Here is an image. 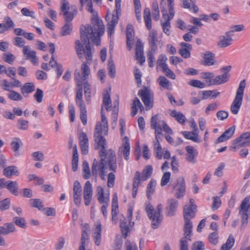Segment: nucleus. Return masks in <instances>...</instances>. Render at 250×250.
<instances>
[{"label": "nucleus", "instance_id": "obj_1", "mask_svg": "<svg viewBox=\"0 0 250 250\" xmlns=\"http://www.w3.org/2000/svg\"><path fill=\"white\" fill-rule=\"evenodd\" d=\"M91 25H82L80 28L81 40H76L75 48L80 59L85 55L88 63L92 61V55L90 44V40L96 45L101 44V36L104 32V26L101 20L97 16L93 15L91 19Z\"/></svg>", "mask_w": 250, "mask_h": 250}, {"label": "nucleus", "instance_id": "obj_2", "mask_svg": "<svg viewBox=\"0 0 250 250\" xmlns=\"http://www.w3.org/2000/svg\"><path fill=\"white\" fill-rule=\"evenodd\" d=\"M197 208L185 206L183 210L185 224L184 226V235L179 241L180 250H188V242L191 241L192 223L190 219L195 216Z\"/></svg>", "mask_w": 250, "mask_h": 250}, {"label": "nucleus", "instance_id": "obj_3", "mask_svg": "<svg viewBox=\"0 0 250 250\" xmlns=\"http://www.w3.org/2000/svg\"><path fill=\"white\" fill-rule=\"evenodd\" d=\"M61 9L65 21V23L62 27L60 32V35L62 37L68 36L71 34L72 30L71 21L77 13V8L75 5L70 6L69 2L66 0H62Z\"/></svg>", "mask_w": 250, "mask_h": 250}, {"label": "nucleus", "instance_id": "obj_4", "mask_svg": "<svg viewBox=\"0 0 250 250\" xmlns=\"http://www.w3.org/2000/svg\"><path fill=\"white\" fill-rule=\"evenodd\" d=\"M105 145H97L95 147L96 149L101 147L99 151V156L100 160L98 161L95 159L93 161V164L91 167V174L93 177L97 180L98 175L99 176L100 178L103 180H105V176L106 175V149Z\"/></svg>", "mask_w": 250, "mask_h": 250}, {"label": "nucleus", "instance_id": "obj_5", "mask_svg": "<svg viewBox=\"0 0 250 250\" xmlns=\"http://www.w3.org/2000/svg\"><path fill=\"white\" fill-rule=\"evenodd\" d=\"M101 118L103 125H102L99 122L96 124L94 133L95 141L97 145H105L106 140L102 134L106 135L108 133V122L106 116L103 113V109L101 110Z\"/></svg>", "mask_w": 250, "mask_h": 250}, {"label": "nucleus", "instance_id": "obj_6", "mask_svg": "<svg viewBox=\"0 0 250 250\" xmlns=\"http://www.w3.org/2000/svg\"><path fill=\"white\" fill-rule=\"evenodd\" d=\"M162 208L163 206L161 204L157 206L156 210H154L150 204H148L146 206V210L148 218L151 221V227L153 229L158 228L161 224L163 219L161 215Z\"/></svg>", "mask_w": 250, "mask_h": 250}, {"label": "nucleus", "instance_id": "obj_7", "mask_svg": "<svg viewBox=\"0 0 250 250\" xmlns=\"http://www.w3.org/2000/svg\"><path fill=\"white\" fill-rule=\"evenodd\" d=\"M246 86V81L243 80L239 83L235 98L231 105L230 110L233 114H237L242 104L244 91Z\"/></svg>", "mask_w": 250, "mask_h": 250}, {"label": "nucleus", "instance_id": "obj_8", "mask_svg": "<svg viewBox=\"0 0 250 250\" xmlns=\"http://www.w3.org/2000/svg\"><path fill=\"white\" fill-rule=\"evenodd\" d=\"M121 2H115V12L116 14H113L111 20L107 24V32L109 35L111 37L114 32V28L118 23L119 16L121 13Z\"/></svg>", "mask_w": 250, "mask_h": 250}, {"label": "nucleus", "instance_id": "obj_9", "mask_svg": "<svg viewBox=\"0 0 250 250\" xmlns=\"http://www.w3.org/2000/svg\"><path fill=\"white\" fill-rule=\"evenodd\" d=\"M186 191V185L183 177H179L177 178L176 183L172 188V192L174 193V196L177 199H180L184 197Z\"/></svg>", "mask_w": 250, "mask_h": 250}, {"label": "nucleus", "instance_id": "obj_10", "mask_svg": "<svg viewBox=\"0 0 250 250\" xmlns=\"http://www.w3.org/2000/svg\"><path fill=\"white\" fill-rule=\"evenodd\" d=\"M138 95L141 98L146 106V110H149L153 107V97L147 88L140 90L138 92Z\"/></svg>", "mask_w": 250, "mask_h": 250}, {"label": "nucleus", "instance_id": "obj_11", "mask_svg": "<svg viewBox=\"0 0 250 250\" xmlns=\"http://www.w3.org/2000/svg\"><path fill=\"white\" fill-rule=\"evenodd\" d=\"M106 159H107L106 165H108L109 170L116 172L117 165L115 151L111 149H109L108 151H106Z\"/></svg>", "mask_w": 250, "mask_h": 250}, {"label": "nucleus", "instance_id": "obj_12", "mask_svg": "<svg viewBox=\"0 0 250 250\" xmlns=\"http://www.w3.org/2000/svg\"><path fill=\"white\" fill-rule=\"evenodd\" d=\"M187 153L186 154V160L187 162L194 164L197 162V157L198 151L194 147L188 146L186 147Z\"/></svg>", "mask_w": 250, "mask_h": 250}, {"label": "nucleus", "instance_id": "obj_13", "mask_svg": "<svg viewBox=\"0 0 250 250\" xmlns=\"http://www.w3.org/2000/svg\"><path fill=\"white\" fill-rule=\"evenodd\" d=\"M93 196V190L92 185L90 181H87L85 183L83 188V198L84 200V204L88 206L92 200Z\"/></svg>", "mask_w": 250, "mask_h": 250}, {"label": "nucleus", "instance_id": "obj_14", "mask_svg": "<svg viewBox=\"0 0 250 250\" xmlns=\"http://www.w3.org/2000/svg\"><path fill=\"white\" fill-rule=\"evenodd\" d=\"M22 53L24 56H26V60H30L34 65L37 64L38 59L36 57V52L34 50H31L29 46H24L22 49Z\"/></svg>", "mask_w": 250, "mask_h": 250}, {"label": "nucleus", "instance_id": "obj_15", "mask_svg": "<svg viewBox=\"0 0 250 250\" xmlns=\"http://www.w3.org/2000/svg\"><path fill=\"white\" fill-rule=\"evenodd\" d=\"M74 79L76 81L77 84L76 100L83 99V83L80 76V72L78 70L75 71Z\"/></svg>", "mask_w": 250, "mask_h": 250}, {"label": "nucleus", "instance_id": "obj_16", "mask_svg": "<svg viewBox=\"0 0 250 250\" xmlns=\"http://www.w3.org/2000/svg\"><path fill=\"white\" fill-rule=\"evenodd\" d=\"M89 225L88 224H84L82 227L81 243L79 248V250H85V244L86 241L89 239V235L88 234L89 231Z\"/></svg>", "mask_w": 250, "mask_h": 250}, {"label": "nucleus", "instance_id": "obj_17", "mask_svg": "<svg viewBox=\"0 0 250 250\" xmlns=\"http://www.w3.org/2000/svg\"><path fill=\"white\" fill-rule=\"evenodd\" d=\"M135 56L136 60H139L141 64L145 62V57L144 56L143 45L140 39L137 40L136 44Z\"/></svg>", "mask_w": 250, "mask_h": 250}, {"label": "nucleus", "instance_id": "obj_18", "mask_svg": "<svg viewBox=\"0 0 250 250\" xmlns=\"http://www.w3.org/2000/svg\"><path fill=\"white\" fill-rule=\"evenodd\" d=\"M134 36L133 27L131 24H128L126 26V37L127 47L129 50H130L132 48Z\"/></svg>", "mask_w": 250, "mask_h": 250}, {"label": "nucleus", "instance_id": "obj_19", "mask_svg": "<svg viewBox=\"0 0 250 250\" xmlns=\"http://www.w3.org/2000/svg\"><path fill=\"white\" fill-rule=\"evenodd\" d=\"M178 201L175 199L170 198L167 201V215L172 216L174 215L176 210L178 206Z\"/></svg>", "mask_w": 250, "mask_h": 250}, {"label": "nucleus", "instance_id": "obj_20", "mask_svg": "<svg viewBox=\"0 0 250 250\" xmlns=\"http://www.w3.org/2000/svg\"><path fill=\"white\" fill-rule=\"evenodd\" d=\"M80 146L82 153L85 155L88 153V140L87 135L84 132H82L80 136Z\"/></svg>", "mask_w": 250, "mask_h": 250}, {"label": "nucleus", "instance_id": "obj_21", "mask_svg": "<svg viewBox=\"0 0 250 250\" xmlns=\"http://www.w3.org/2000/svg\"><path fill=\"white\" fill-rule=\"evenodd\" d=\"M235 126L230 127L227 129L216 141V143H220L230 138L233 135L235 131Z\"/></svg>", "mask_w": 250, "mask_h": 250}, {"label": "nucleus", "instance_id": "obj_22", "mask_svg": "<svg viewBox=\"0 0 250 250\" xmlns=\"http://www.w3.org/2000/svg\"><path fill=\"white\" fill-rule=\"evenodd\" d=\"M152 172V167L150 165H147L145 167L142 173L139 171H136V172L139 173L138 179L141 183V181H145L149 179L151 176Z\"/></svg>", "mask_w": 250, "mask_h": 250}, {"label": "nucleus", "instance_id": "obj_23", "mask_svg": "<svg viewBox=\"0 0 250 250\" xmlns=\"http://www.w3.org/2000/svg\"><path fill=\"white\" fill-rule=\"evenodd\" d=\"M20 172L18 168L14 166H10L4 168L3 175L7 178H11L13 176H19Z\"/></svg>", "mask_w": 250, "mask_h": 250}, {"label": "nucleus", "instance_id": "obj_24", "mask_svg": "<svg viewBox=\"0 0 250 250\" xmlns=\"http://www.w3.org/2000/svg\"><path fill=\"white\" fill-rule=\"evenodd\" d=\"M130 148L129 140L127 137H125L124 139V143L122 147H120L119 148V152L123 151L124 157L126 160H128L129 158Z\"/></svg>", "mask_w": 250, "mask_h": 250}, {"label": "nucleus", "instance_id": "obj_25", "mask_svg": "<svg viewBox=\"0 0 250 250\" xmlns=\"http://www.w3.org/2000/svg\"><path fill=\"white\" fill-rule=\"evenodd\" d=\"M202 63L204 65L211 66L215 64V54L211 52H206L203 56Z\"/></svg>", "mask_w": 250, "mask_h": 250}, {"label": "nucleus", "instance_id": "obj_26", "mask_svg": "<svg viewBox=\"0 0 250 250\" xmlns=\"http://www.w3.org/2000/svg\"><path fill=\"white\" fill-rule=\"evenodd\" d=\"M181 48L179 50L181 56L184 58H188L190 57V51L192 49L191 45L182 42L180 44Z\"/></svg>", "mask_w": 250, "mask_h": 250}, {"label": "nucleus", "instance_id": "obj_27", "mask_svg": "<svg viewBox=\"0 0 250 250\" xmlns=\"http://www.w3.org/2000/svg\"><path fill=\"white\" fill-rule=\"evenodd\" d=\"M93 237L95 244L97 246H99L101 244L102 237L101 224L100 222H97L95 224V229Z\"/></svg>", "mask_w": 250, "mask_h": 250}, {"label": "nucleus", "instance_id": "obj_28", "mask_svg": "<svg viewBox=\"0 0 250 250\" xmlns=\"http://www.w3.org/2000/svg\"><path fill=\"white\" fill-rule=\"evenodd\" d=\"M235 142L236 144L240 143L241 146H250V132L243 133L235 140Z\"/></svg>", "mask_w": 250, "mask_h": 250}, {"label": "nucleus", "instance_id": "obj_29", "mask_svg": "<svg viewBox=\"0 0 250 250\" xmlns=\"http://www.w3.org/2000/svg\"><path fill=\"white\" fill-rule=\"evenodd\" d=\"M6 188L13 195L18 196L19 184L17 181H8L6 185Z\"/></svg>", "mask_w": 250, "mask_h": 250}, {"label": "nucleus", "instance_id": "obj_30", "mask_svg": "<svg viewBox=\"0 0 250 250\" xmlns=\"http://www.w3.org/2000/svg\"><path fill=\"white\" fill-rule=\"evenodd\" d=\"M148 42L151 47L152 52H155L157 49V33L155 31H152L150 32L148 38Z\"/></svg>", "mask_w": 250, "mask_h": 250}, {"label": "nucleus", "instance_id": "obj_31", "mask_svg": "<svg viewBox=\"0 0 250 250\" xmlns=\"http://www.w3.org/2000/svg\"><path fill=\"white\" fill-rule=\"evenodd\" d=\"M5 23H0V33H3L5 31L9 30L15 26L13 21L8 16H6L4 18Z\"/></svg>", "mask_w": 250, "mask_h": 250}, {"label": "nucleus", "instance_id": "obj_32", "mask_svg": "<svg viewBox=\"0 0 250 250\" xmlns=\"http://www.w3.org/2000/svg\"><path fill=\"white\" fill-rule=\"evenodd\" d=\"M81 70L82 74H80L82 82L86 81L90 74V69L86 62H83L81 65Z\"/></svg>", "mask_w": 250, "mask_h": 250}, {"label": "nucleus", "instance_id": "obj_33", "mask_svg": "<svg viewBox=\"0 0 250 250\" xmlns=\"http://www.w3.org/2000/svg\"><path fill=\"white\" fill-rule=\"evenodd\" d=\"M120 228L121 229L122 236L124 238H126L127 233L130 231V228L128 226V222L126 219L123 216L120 219Z\"/></svg>", "mask_w": 250, "mask_h": 250}, {"label": "nucleus", "instance_id": "obj_34", "mask_svg": "<svg viewBox=\"0 0 250 250\" xmlns=\"http://www.w3.org/2000/svg\"><path fill=\"white\" fill-rule=\"evenodd\" d=\"M189 1L190 2H189L188 0H182L183 7L188 9L189 10H193L194 13H197L199 11V8L195 4L196 0H189Z\"/></svg>", "mask_w": 250, "mask_h": 250}, {"label": "nucleus", "instance_id": "obj_35", "mask_svg": "<svg viewBox=\"0 0 250 250\" xmlns=\"http://www.w3.org/2000/svg\"><path fill=\"white\" fill-rule=\"evenodd\" d=\"M170 115L171 117L174 118L179 123L182 125L185 124L186 118L182 112H177L176 110H172Z\"/></svg>", "mask_w": 250, "mask_h": 250}, {"label": "nucleus", "instance_id": "obj_36", "mask_svg": "<svg viewBox=\"0 0 250 250\" xmlns=\"http://www.w3.org/2000/svg\"><path fill=\"white\" fill-rule=\"evenodd\" d=\"M10 146L12 150L15 153V155H17L20 147L22 146V143L20 138H15L11 142Z\"/></svg>", "mask_w": 250, "mask_h": 250}, {"label": "nucleus", "instance_id": "obj_37", "mask_svg": "<svg viewBox=\"0 0 250 250\" xmlns=\"http://www.w3.org/2000/svg\"><path fill=\"white\" fill-rule=\"evenodd\" d=\"M184 137L187 139L191 140L195 143L201 142L198 135L195 132L183 131L182 132Z\"/></svg>", "mask_w": 250, "mask_h": 250}, {"label": "nucleus", "instance_id": "obj_38", "mask_svg": "<svg viewBox=\"0 0 250 250\" xmlns=\"http://www.w3.org/2000/svg\"><path fill=\"white\" fill-rule=\"evenodd\" d=\"M21 92L23 95L31 93L35 91V86L32 82L25 83L21 88Z\"/></svg>", "mask_w": 250, "mask_h": 250}, {"label": "nucleus", "instance_id": "obj_39", "mask_svg": "<svg viewBox=\"0 0 250 250\" xmlns=\"http://www.w3.org/2000/svg\"><path fill=\"white\" fill-rule=\"evenodd\" d=\"M234 243V237L232 234H230L226 242L221 247V250H230L233 246Z\"/></svg>", "mask_w": 250, "mask_h": 250}, {"label": "nucleus", "instance_id": "obj_40", "mask_svg": "<svg viewBox=\"0 0 250 250\" xmlns=\"http://www.w3.org/2000/svg\"><path fill=\"white\" fill-rule=\"evenodd\" d=\"M144 18L146 27L148 29H150L152 28L151 19L150 18V9L148 7L144 9Z\"/></svg>", "mask_w": 250, "mask_h": 250}, {"label": "nucleus", "instance_id": "obj_41", "mask_svg": "<svg viewBox=\"0 0 250 250\" xmlns=\"http://www.w3.org/2000/svg\"><path fill=\"white\" fill-rule=\"evenodd\" d=\"M97 191L98 195V200L100 203L109 202V196H104V189L102 187H98Z\"/></svg>", "mask_w": 250, "mask_h": 250}, {"label": "nucleus", "instance_id": "obj_42", "mask_svg": "<svg viewBox=\"0 0 250 250\" xmlns=\"http://www.w3.org/2000/svg\"><path fill=\"white\" fill-rule=\"evenodd\" d=\"M138 108H139L141 109L144 108L140 100L137 97H136L133 101V103L131 106V115L132 116H134L137 114L138 112Z\"/></svg>", "mask_w": 250, "mask_h": 250}, {"label": "nucleus", "instance_id": "obj_43", "mask_svg": "<svg viewBox=\"0 0 250 250\" xmlns=\"http://www.w3.org/2000/svg\"><path fill=\"white\" fill-rule=\"evenodd\" d=\"M229 76L228 74H223L222 75H218L212 81L213 84L215 85H219L222 83H226L229 80Z\"/></svg>", "mask_w": 250, "mask_h": 250}, {"label": "nucleus", "instance_id": "obj_44", "mask_svg": "<svg viewBox=\"0 0 250 250\" xmlns=\"http://www.w3.org/2000/svg\"><path fill=\"white\" fill-rule=\"evenodd\" d=\"M139 176V173L138 172H135V176L133 179V186H132V196L133 198H135L136 196L138 187L140 185V182H139V180L138 179Z\"/></svg>", "mask_w": 250, "mask_h": 250}, {"label": "nucleus", "instance_id": "obj_45", "mask_svg": "<svg viewBox=\"0 0 250 250\" xmlns=\"http://www.w3.org/2000/svg\"><path fill=\"white\" fill-rule=\"evenodd\" d=\"M154 151L155 157L158 160L162 159L163 157L162 148L159 143V141H156L154 142Z\"/></svg>", "mask_w": 250, "mask_h": 250}, {"label": "nucleus", "instance_id": "obj_46", "mask_svg": "<svg viewBox=\"0 0 250 250\" xmlns=\"http://www.w3.org/2000/svg\"><path fill=\"white\" fill-rule=\"evenodd\" d=\"M156 185V181L154 179H151L147 186L146 195L148 199H150L151 195L155 191V188Z\"/></svg>", "mask_w": 250, "mask_h": 250}, {"label": "nucleus", "instance_id": "obj_47", "mask_svg": "<svg viewBox=\"0 0 250 250\" xmlns=\"http://www.w3.org/2000/svg\"><path fill=\"white\" fill-rule=\"evenodd\" d=\"M219 40L220 41L218 42V45L222 48L229 46L233 41L232 38H228L225 36L220 37Z\"/></svg>", "mask_w": 250, "mask_h": 250}, {"label": "nucleus", "instance_id": "obj_48", "mask_svg": "<svg viewBox=\"0 0 250 250\" xmlns=\"http://www.w3.org/2000/svg\"><path fill=\"white\" fill-rule=\"evenodd\" d=\"M219 94L220 92L215 90L203 91L202 99H207L210 97H211V98L214 99L216 98Z\"/></svg>", "mask_w": 250, "mask_h": 250}, {"label": "nucleus", "instance_id": "obj_49", "mask_svg": "<svg viewBox=\"0 0 250 250\" xmlns=\"http://www.w3.org/2000/svg\"><path fill=\"white\" fill-rule=\"evenodd\" d=\"M108 75L111 78H114L116 75L115 65L112 58L108 60Z\"/></svg>", "mask_w": 250, "mask_h": 250}, {"label": "nucleus", "instance_id": "obj_50", "mask_svg": "<svg viewBox=\"0 0 250 250\" xmlns=\"http://www.w3.org/2000/svg\"><path fill=\"white\" fill-rule=\"evenodd\" d=\"M152 16L153 19L157 21L160 17V12L159 9L158 3L157 1H154L152 4Z\"/></svg>", "mask_w": 250, "mask_h": 250}, {"label": "nucleus", "instance_id": "obj_51", "mask_svg": "<svg viewBox=\"0 0 250 250\" xmlns=\"http://www.w3.org/2000/svg\"><path fill=\"white\" fill-rule=\"evenodd\" d=\"M13 220L14 224L18 227L22 229H26L27 228V224L24 218L16 216L13 218Z\"/></svg>", "mask_w": 250, "mask_h": 250}, {"label": "nucleus", "instance_id": "obj_52", "mask_svg": "<svg viewBox=\"0 0 250 250\" xmlns=\"http://www.w3.org/2000/svg\"><path fill=\"white\" fill-rule=\"evenodd\" d=\"M103 104L106 106L107 111L110 110L111 101L109 93L106 91L103 95Z\"/></svg>", "mask_w": 250, "mask_h": 250}, {"label": "nucleus", "instance_id": "obj_53", "mask_svg": "<svg viewBox=\"0 0 250 250\" xmlns=\"http://www.w3.org/2000/svg\"><path fill=\"white\" fill-rule=\"evenodd\" d=\"M80 2L81 4L80 10H82L84 4H86L87 10L91 13L94 12L92 0H80Z\"/></svg>", "mask_w": 250, "mask_h": 250}, {"label": "nucleus", "instance_id": "obj_54", "mask_svg": "<svg viewBox=\"0 0 250 250\" xmlns=\"http://www.w3.org/2000/svg\"><path fill=\"white\" fill-rule=\"evenodd\" d=\"M83 178L85 179H89L91 176V172L87 162L85 161L83 162Z\"/></svg>", "mask_w": 250, "mask_h": 250}, {"label": "nucleus", "instance_id": "obj_55", "mask_svg": "<svg viewBox=\"0 0 250 250\" xmlns=\"http://www.w3.org/2000/svg\"><path fill=\"white\" fill-rule=\"evenodd\" d=\"M7 97L9 99L13 101H21L22 99V96L18 92L11 90L9 91Z\"/></svg>", "mask_w": 250, "mask_h": 250}, {"label": "nucleus", "instance_id": "obj_56", "mask_svg": "<svg viewBox=\"0 0 250 250\" xmlns=\"http://www.w3.org/2000/svg\"><path fill=\"white\" fill-rule=\"evenodd\" d=\"M154 118V120H155L156 122V125L158 128H163V127L165 125V124H166V122L164 120H160V116L159 114H156L155 115H154L151 117V120H150V125L151 127L152 128V119Z\"/></svg>", "mask_w": 250, "mask_h": 250}, {"label": "nucleus", "instance_id": "obj_57", "mask_svg": "<svg viewBox=\"0 0 250 250\" xmlns=\"http://www.w3.org/2000/svg\"><path fill=\"white\" fill-rule=\"evenodd\" d=\"M156 125L155 120L153 118L152 121V128L155 130L156 141H159L160 136L162 134V128L159 127L158 128Z\"/></svg>", "mask_w": 250, "mask_h": 250}, {"label": "nucleus", "instance_id": "obj_58", "mask_svg": "<svg viewBox=\"0 0 250 250\" xmlns=\"http://www.w3.org/2000/svg\"><path fill=\"white\" fill-rule=\"evenodd\" d=\"M158 81L159 82V84L161 86L166 89H169L170 82L165 77H159Z\"/></svg>", "mask_w": 250, "mask_h": 250}, {"label": "nucleus", "instance_id": "obj_59", "mask_svg": "<svg viewBox=\"0 0 250 250\" xmlns=\"http://www.w3.org/2000/svg\"><path fill=\"white\" fill-rule=\"evenodd\" d=\"M162 13L163 14V19L165 20V21H170L173 18L175 13L174 9H169V15L167 14L166 9H162Z\"/></svg>", "mask_w": 250, "mask_h": 250}, {"label": "nucleus", "instance_id": "obj_60", "mask_svg": "<svg viewBox=\"0 0 250 250\" xmlns=\"http://www.w3.org/2000/svg\"><path fill=\"white\" fill-rule=\"evenodd\" d=\"M2 59L5 62L12 64L15 60V57L11 53H4L2 57Z\"/></svg>", "mask_w": 250, "mask_h": 250}, {"label": "nucleus", "instance_id": "obj_61", "mask_svg": "<svg viewBox=\"0 0 250 250\" xmlns=\"http://www.w3.org/2000/svg\"><path fill=\"white\" fill-rule=\"evenodd\" d=\"M28 124L27 121L20 119L17 121V126L19 129L25 130L28 128Z\"/></svg>", "mask_w": 250, "mask_h": 250}, {"label": "nucleus", "instance_id": "obj_62", "mask_svg": "<svg viewBox=\"0 0 250 250\" xmlns=\"http://www.w3.org/2000/svg\"><path fill=\"white\" fill-rule=\"evenodd\" d=\"M188 84L193 87L198 88H203L206 86L205 83L197 80H192L188 82Z\"/></svg>", "mask_w": 250, "mask_h": 250}, {"label": "nucleus", "instance_id": "obj_63", "mask_svg": "<svg viewBox=\"0 0 250 250\" xmlns=\"http://www.w3.org/2000/svg\"><path fill=\"white\" fill-rule=\"evenodd\" d=\"M162 65V70L163 72L166 74V75L172 79H175V75L174 73L168 68L167 65H165L164 64H161Z\"/></svg>", "mask_w": 250, "mask_h": 250}, {"label": "nucleus", "instance_id": "obj_64", "mask_svg": "<svg viewBox=\"0 0 250 250\" xmlns=\"http://www.w3.org/2000/svg\"><path fill=\"white\" fill-rule=\"evenodd\" d=\"M0 210L3 211L5 210H7L10 208V199L9 198H6L1 201H0Z\"/></svg>", "mask_w": 250, "mask_h": 250}]
</instances>
